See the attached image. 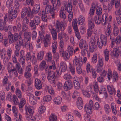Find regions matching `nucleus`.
Instances as JSON below:
<instances>
[{
  "label": "nucleus",
  "instance_id": "nucleus-1",
  "mask_svg": "<svg viewBox=\"0 0 121 121\" xmlns=\"http://www.w3.org/2000/svg\"><path fill=\"white\" fill-rule=\"evenodd\" d=\"M108 17V13H106L103 14L102 19L101 17L96 15L94 17V21L96 24L98 25L100 23L101 21L102 25H105L107 23Z\"/></svg>",
  "mask_w": 121,
  "mask_h": 121
},
{
  "label": "nucleus",
  "instance_id": "nucleus-2",
  "mask_svg": "<svg viewBox=\"0 0 121 121\" xmlns=\"http://www.w3.org/2000/svg\"><path fill=\"white\" fill-rule=\"evenodd\" d=\"M78 44L80 48L82 49L81 52V54L83 56H85L86 52H88L87 43L86 41L84 42L83 39H81L80 41Z\"/></svg>",
  "mask_w": 121,
  "mask_h": 121
},
{
  "label": "nucleus",
  "instance_id": "nucleus-3",
  "mask_svg": "<svg viewBox=\"0 0 121 121\" xmlns=\"http://www.w3.org/2000/svg\"><path fill=\"white\" fill-rule=\"evenodd\" d=\"M56 22L55 27L57 32H59L60 31H64L65 27L67 25V22L65 21L63 22H60L59 20H57Z\"/></svg>",
  "mask_w": 121,
  "mask_h": 121
},
{
  "label": "nucleus",
  "instance_id": "nucleus-4",
  "mask_svg": "<svg viewBox=\"0 0 121 121\" xmlns=\"http://www.w3.org/2000/svg\"><path fill=\"white\" fill-rule=\"evenodd\" d=\"M72 1V0H68V5L64 9L66 11H67L69 13L68 19L69 21L70 22H71L73 18V13L72 11L73 8Z\"/></svg>",
  "mask_w": 121,
  "mask_h": 121
},
{
  "label": "nucleus",
  "instance_id": "nucleus-5",
  "mask_svg": "<svg viewBox=\"0 0 121 121\" xmlns=\"http://www.w3.org/2000/svg\"><path fill=\"white\" fill-rule=\"evenodd\" d=\"M74 65L76 67V71L77 73L79 74L81 73L82 69L81 67L82 65V61L79 60L78 58L75 56L73 60Z\"/></svg>",
  "mask_w": 121,
  "mask_h": 121
},
{
  "label": "nucleus",
  "instance_id": "nucleus-6",
  "mask_svg": "<svg viewBox=\"0 0 121 121\" xmlns=\"http://www.w3.org/2000/svg\"><path fill=\"white\" fill-rule=\"evenodd\" d=\"M98 45L99 48H102L103 45L106 46L107 43V38L103 35H101L100 38H98L97 40Z\"/></svg>",
  "mask_w": 121,
  "mask_h": 121
},
{
  "label": "nucleus",
  "instance_id": "nucleus-7",
  "mask_svg": "<svg viewBox=\"0 0 121 121\" xmlns=\"http://www.w3.org/2000/svg\"><path fill=\"white\" fill-rule=\"evenodd\" d=\"M96 41V40L94 37L90 38L89 43V49L90 51L92 52L95 51L97 48Z\"/></svg>",
  "mask_w": 121,
  "mask_h": 121
},
{
  "label": "nucleus",
  "instance_id": "nucleus-8",
  "mask_svg": "<svg viewBox=\"0 0 121 121\" xmlns=\"http://www.w3.org/2000/svg\"><path fill=\"white\" fill-rule=\"evenodd\" d=\"M28 17H30L31 19L33 18L31 17V11L30 7H25L23 8L22 10L21 17L22 18H24L26 15Z\"/></svg>",
  "mask_w": 121,
  "mask_h": 121
},
{
  "label": "nucleus",
  "instance_id": "nucleus-9",
  "mask_svg": "<svg viewBox=\"0 0 121 121\" xmlns=\"http://www.w3.org/2000/svg\"><path fill=\"white\" fill-rule=\"evenodd\" d=\"M108 78L109 80H110L111 78H112L113 81L115 82L118 80V75L116 71L115 70L113 71L112 74V71L109 69L108 71Z\"/></svg>",
  "mask_w": 121,
  "mask_h": 121
},
{
  "label": "nucleus",
  "instance_id": "nucleus-10",
  "mask_svg": "<svg viewBox=\"0 0 121 121\" xmlns=\"http://www.w3.org/2000/svg\"><path fill=\"white\" fill-rule=\"evenodd\" d=\"M8 14H6L4 17V21L3 20H0V22L1 21V25H0V30H4L5 31H7L9 27L11 28L12 26L10 25L7 26L6 24V23L8 20L7 18Z\"/></svg>",
  "mask_w": 121,
  "mask_h": 121
},
{
  "label": "nucleus",
  "instance_id": "nucleus-11",
  "mask_svg": "<svg viewBox=\"0 0 121 121\" xmlns=\"http://www.w3.org/2000/svg\"><path fill=\"white\" fill-rule=\"evenodd\" d=\"M48 81L52 84L56 82V76L55 72H52L48 73L47 77Z\"/></svg>",
  "mask_w": 121,
  "mask_h": 121
},
{
  "label": "nucleus",
  "instance_id": "nucleus-12",
  "mask_svg": "<svg viewBox=\"0 0 121 121\" xmlns=\"http://www.w3.org/2000/svg\"><path fill=\"white\" fill-rule=\"evenodd\" d=\"M26 119L29 121H35L36 120L38 121L41 118L40 115H39L35 117L31 114H29L27 112L26 113Z\"/></svg>",
  "mask_w": 121,
  "mask_h": 121
},
{
  "label": "nucleus",
  "instance_id": "nucleus-13",
  "mask_svg": "<svg viewBox=\"0 0 121 121\" xmlns=\"http://www.w3.org/2000/svg\"><path fill=\"white\" fill-rule=\"evenodd\" d=\"M113 54L116 57L119 55L121 56V46L119 47L116 46L114 48L112 51Z\"/></svg>",
  "mask_w": 121,
  "mask_h": 121
},
{
  "label": "nucleus",
  "instance_id": "nucleus-14",
  "mask_svg": "<svg viewBox=\"0 0 121 121\" xmlns=\"http://www.w3.org/2000/svg\"><path fill=\"white\" fill-rule=\"evenodd\" d=\"M72 82L71 81L69 80L66 81L65 82L64 88L65 90H69L72 88Z\"/></svg>",
  "mask_w": 121,
  "mask_h": 121
},
{
  "label": "nucleus",
  "instance_id": "nucleus-15",
  "mask_svg": "<svg viewBox=\"0 0 121 121\" xmlns=\"http://www.w3.org/2000/svg\"><path fill=\"white\" fill-rule=\"evenodd\" d=\"M40 9V4H37L34 6L33 8L31 10V17L32 18H33L34 17V13L36 14L38 12Z\"/></svg>",
  "mask_w": 121,
  "mask_h": 121
},
{
  "label": "nucleus",
  "instance_id": "nucleus-16",
  "mask_svg": "<svg viewBox=\"0 0 121 121\" xmlns=\"http://www.w3.org/2000/svg\"><path fill=\"white\" fill-rule=\"evenodd\" d=\"M59 53L60 55L64 58L65 60H66L69 59V56L68 55V53L66 52L63 49H60Z\"/></svg>",
  "mask_w": 121,
  "mask_h": 121
},
{
  "label": "nucleus",
  "instance_id": "nucleus-17",
  "mask_svg": "<svg viewBox=\"0 0 121 121\" xmlns=\"http://www.w3.org/2000/svg\"><path fill=\"white\" fill-rule=\"evenodd\" d=\"M83 100L80 97H78L76 102V105L77 108L79 109H81L83 108Z\"/></svg>",
  "mask_w": 121,
  "mask_h": 121
},
{
  "label": "nucleus",
  "instance_id": "nucleus-18",
  "mask_svg": "<svg viewBox=\"0 0 121 121\" xmlns=\"http://www.w3.org/2000/svg\"><path fill=\"white\" fill-rule=\"evenodd\" d=\"M88 19V29H92L95 26L93 19L91 17H89Z\"/></svg>",
  "mask_w": 121,
  "mask_h": 121
},
{
  "label": "nucleus",
  "instance_id": "nucleus-19",
  "mask_svg": "<svg viewBox=\"0 0 121 121\" xmlns=\"http://www.w3.org/2000/svg\"><path fill=\"white\" fill-rule=\"evenodd\" d=\"M13 0H8L6 2L7 7L9 9V13L13 10Z\"/></svg>",
  "mask_w": 121,
  "mask_h": 121
},
{
  "label": "nucleus",
  "instance_id": "nucleus-20",
  "mask_svg": "<svg viewBox=\"0 0 121 121\" xmlns=\"http://www.w3.org/2000/svg\"><path fill=\"white\" fill-rule=\"evenodd\" d=\"M49 31L51 33L53 39L54 40H56L57 38V34L56 29L53 27L49 29Z\"/></svg>",
  "mask_w": 121,
  "mask_h": 121
},
{
  "label": "nucleus",
  "instance_id": "nucleus-21",
  "mask_svg": "<svg viewBox=\"0 0 121 121\" xmlns=\"http://www.w3.org/2000/svg\"><path fill=\"white\" fill-rule=\"evenodd\" d=\"M66 16L65 12L64 9V8L63 7H62L60 11L59 16L61 18L64 20L66 19Z\"/></svg>",
  "mask_w": 121,
  "mask_h": 121
},
{
  "label": "nucleus",
  "instance_id": "nucleus-22",
  "mask_svg": "<svg viewBox=\"0 0 121 121\" xmlns=\"http://www.w3.org/2000/svg\"><path fill=\"white\" fill-rule=\"evenodd\" d=\"M20 102L19 104V107L20 108V110L21 112H22V108L26 104V101L24 98H22L20 99Z\"/></svg>",
  "mask_w": 121,
  "mask_h": 121
},
{
  "label": "nucleus",
  "instance_id": "nucleus-23",
  "mask_svg": "<svg viewBox=\"0 0 121 121\" xmlns=\"http://www.w3.org/2000/svg\"><path fill=\"white\" fill-rule=\"evenodd\" d=\"M48 66L46 65V62L44 60H43L40 63L39 66V68L41 71H43L44 69L46 70V69L48 68Z\"/></svg>",
  "mask_w": 121,
  "mask_h": 121
},
{
  "label": "nucleus",
  "instance_id": "nucleus-24",
  "mask_svg": "<svg viewBox=\"0 0 121 121\" xmlns=\"http://www.w3.org/2000/svg\"><path fill=\"white\" fill-rule=\"evenodd\" d=\"M9 13V11H8V16L12 19H14L17 17V11L16 10H14V12H13V10Z\"/></svg>",
  "mask_w": 121,
  "mask_h": 121
},
{
  "label": "nucleus",
  "instance_id": "nucleus-25",
  "mask_svg": "<svg viewBox=\"0 0 121 121\" xmlns=\"http://www.w3.org/2000/svg\"><path fill=\"white\" fill-rule=\"evenodd\" d=\"M35 83V86L38 90H39L42 88V84L41 81L39 79H36Z\"/></svg>",
  "mask_w": 121,
  "mask_h": 121
},
{
  "label": "nucleus",
  "instance_id": "nucleus-26",
  "mask_svg": "<svg viewBox=\"0 0 121 121\" xmlns=\"http://www.w3.org/2000/svg\"><path fill=\"white\" fill-rule=\"evenodd\" d=\"M45 9L46 12H47L48 13L50 12V13H51L52 12H53V10H55V9H54L53 6L47 4V5L45 7Z\"/></svg>",
  "mask_w": 121,
  "mask_h": 121
},
{
  "label": "nucleus",
  "instance_id": "nucleus-27",
  "mask_svg": "<svg viewBox=\"0 0 121 121\" xmlns=\"http://www.w3.org/2000/svg\"><path fill=\"white\" fill-rule=\"evenodd\" d=\"M110 25L108 24L107 27L104 29V32L107 37H108L111 33V29L110 28Z\"/></svg>",
  "mask_w": 121,
  "mask_h": 121
},
{
  "label": "nucleus",
  "instance_id": "nucleus-28",
  "mask_svg": "<svg viewBox=\"0 0 121 121\" xmlns=\"http://www.w3.org/2000/svg\"><path fill=\"white\" fill-rule=\"evenodd\" d=\"M36 97L33 95H31L29 98V102L30 104L34 105L37 103V101L35 99Z\"/></svg>",
  "mask_w": 121,
  "mask_h": 121
},
{
  "label": "nucleus",
  "instance_id": "nucleus-29",
  "mask_svg": "<svg viewBox=\"0 0 121 121\" xmlns=\"http://www.w3.org/2000/svg\"><path fill=\"white\" fill-rule=\"evenodd\" d=\"M21 25L19 22L17 24V26H14L13 27V30L14 32H16L19 31L21 29Z\"/></svg>",
  "mask_w": 121,
  "mask_h": 121
},
{
  "label": "nucleus",
  "instance_id": "nucleus-30",
  "mask_svg": "<svg viewBox=\"0 0 121 121\" xmlns=\"http://www.w3.org/2000/svg\"><path fill=\"white\" fill-rule=\"evenodd\" d=\"M61 69L63 72H65L67 69V66L66 63L63 61L61 62L60 63Z\"/></svg>",
  "mask_w": 121,
  "mask_h": 121
},
{
  "label": "nucleus",
  "instance_id": "nucleus-31",
  "mask_svg": "<svg viewBox=\"0 0 121 121\" xmlns=\"http://www.w3.org/2000/svg\"><path fill=\"white\" fill-rule=\"evenodd\" d=\"M111 107L112 109V113L114 115H116L117 113V111L115 104L112 102L111 104Z\"/></svg>",
  "mask_w": 121,
  "mask_h": 121
},
{
  "label": "nucleus",
  "instance_id": "nucleus-32",
  "mask_svg": "<svg viewBox=\"0 0 121 121\" xmlns=\"http://www.w3.org/2000/svg\"><path fill=\"white\" fill-rule=\"evenodd\" d=\"M105 59L106 61H108L109 59V53L108 50L107 49L104 50L103 51Z\"/></svg>",
  "mask_w": 121,
  "mask_h": 121
},
{
  "label": "nucleus",
  "instance_id": "nucleus-33",
  "mask_svg": "<svg viewBox=\"0 0 121 121\" xmlns=\"http://www.w3.org/2000/svg\"><path fill=\"white\" fill-rule=\"evenodd\" d=\"M100 7L101 6L97 2L95 1L92 3L91 6V7L95 10Z\"/></svg>",
  "mask_w": 121,
  "mask_h": 121
},
{
  "label": "nucleus",
  "instance_id": "nucleus-34",
  "mask_svg": "<svg viewBox=\"0 0 121 121\" xmlns=\"http://www.w3.org/2000/svg\"><path fill=\"white\" fill-rule=\"evenodd\" d=\"M53 101L56 104H60L61 102L62 98L60 96L56 97L54 99Z\"/></svg>",
  "mask_w": 121,
  "mask_h": 121
},
{
  "label": "nucleus",
  "instance_id": "nucleus-35",
  "mask_svg": "<svg viewBox=\"0 0 121 121\" xmlns=\"http://www.w3.org/2000/svg\"><path fill=\"white\" fill-rule=\"evenodd\" d=\"M86 68L87 73H90L91 71L94 69L92 68V66L90 65V63H87L86 65Z\"/></svg>",
  "mask_w": 121,
  "mask_h": 121
},
{
  "label": "nucleus",
  "instance_id": "nucleus-36",
  "mask_svg": "<svg viewBox=\"0 0 121 121\" xmlns=\"http://www.w3.org/2000/svg\"><path fill=\"white\" fill-rule=\"evenodd\" d=\"M104 110L106 113L109 114L111 112V110L110 107L108 104H105L104 105Z\"/></svg>",
  "mask_w": 121,
  "mask_h": 121
},
{
  "label": "nucleus",
  "instance_id": "nucleus-37",
  "mask_svg": "<svg viewBox=\"0 0 121 121\" xmlns=\"http://www.w3.org/2000/svg\"><path fill=\"white\" fill-rule=\"evenodd\" d=\"M8 34L9 43L10 44L14 42L13 39L14 35L13 34H12L11 32L10 31L9 32Z\"/></svg>",
  "mask_w": 121,
  "mask_h": 121
},
{
  "label": "nucleus",
  "instance_id": "nucleus-38",
  "mask_svg": "<svg viewBox=\"0 0 121 121\" xmlns=\"http://www.w3.org/2000/svg\"><path fill=\"white\" fill-rule=\"evenodd\" d=\"M35 22L37 26L39 25L40 23L41 19L39 16L36 15L34 17V20H33Z\"/></svg>",
  "mask_w": 121,
  "mask_h": 121
},
{
  "label": "nucleus",
  "instance_id": "nucleus-39",
  "mask_svg": "<svg viewBox=\"0 0 121 121\" xmlns=\"http://www.w3.org/2000/svg\"><path fill=\"white\" fill-rule=\"evenodd\" d=\"M31 33L30 32H25L24 34V37L26 39L27 42L30 41L31 39Z\"/></svg>",
  "mask_w": 121,
  "mask_h": 121
},
{
  "label": "nucleus",
  "instance_id": "nucleus-40",
  "mask_svg": "<svg viewBox=\"0 0 121 121\" xmlns=\"http://www.w3.org/2000/svg\"><path fill=\"white\" fill-rule=\"evenodd\" d=\"M52 99V98L49 95H47L44 96L43 98V100L44 102H48L50 101Z\"/></svg>",
  "mask_w": 121,
  "mask_h": 121
},
{
  "label": "nucleus",
  "instance_id": "nucleus-41",
  "mask_svg": "<svg viewBox=\"0 0 121 121\" xmlns=\"http://www.w3.org/2000/svg\"><path fill=\"white\" fill-rule=\"evenodd\" d=\"M26 112L28 111L30 114H33L34 112L33 108L30 106H26Z\"/></svg>",
  "mask_w": 121,
  "mask_h": 121
},
{
  "label": "nucleus",
  "instance_id": "nucleus-42",
  "mask_svg": "<svg viewBox=\"0 0 121 121\" xmlns=\"http://www.w3.org/2000/svg\"><path fill=\"white\" fill-rule=\"evenodd\" d=\"M57 46V42H54L52 43V52L53 53H54L56 52Z\"/></svg>",
  "mask_w": 121,
  "mask_h": 121
},
{
  "label": "nucleus",
  "instance_id": "nucleus-43",
  "mask_svg": "<svg viewBox=\"0 0 121 121\" xmlns=\"http://www.w3.org/2000/svg\"><path fill=\"white\" fill-rule=\"evenodd\" d=\"M72 23L73 27L74 30H78L77 19H73Z\"/></svg>",
  "mask_w": 121,
  "mask_h": 121
},
{
  "label": "nucleus",
  "instance_id": "nucleus-44",
  "mask_svg": "<svg viewBox=\"0 0 121 121\" xmlns=\"http://www.w3.org/2000/svg\"><path fill=\"white\" fill-rule=\"evenodd\" d=\"M58 38L60 40H63V38L67 37L66 34L64 32H60L59 33L58 35Z\"/></svg>",
  "mask_w": 121,
  "mask_h": 121
},
{
  "label": "nucleus",
  "instance_id": "nucleus-45",
  "mask_svg": "<svg viewBox=\"0 0 121 121\" xmlns=\"http://www.w3.org/2000/svg\"><path fill=\"white\" fill-rule=\"evenodd\" d=\"M85 19L84 17L82 15L79 16L78 18L79 24L81 25L83 24L84 22Z\"/></svg>",
  "mask_w": 121,
  "mask_h": 121
},
{
  "label": "nucleus",
  "instance_id": "nucleus-46",
  "mask_svg": "<svg viewBox=\"0 0 121 121\" xmlns=\"http://www.w3.org/2000/svg\"><path fill=\"white\" fill-rule=\"evenodd\" d=\"M44 52L43 51H41L39 52L37 56V59L40 60L42 59L44 55Z\"/></svg>",
  "mask_w": 121,
  "mask_h": 121
},
{
  "label": "nucleus",
  "instance_id": "nucleus-47",
  "mask_svg": "<svg viewBox=\"0 0 121 121\" xmlns=\"http://www.w3.org/2000/svg\"><path fill=\"white\" fill-rule=\"evenodd\" d=\"M66 119L70 121H73L74 120L73 115L72 113H68L66 115Z\"/></svg>",
  "mask_w": 121,
  "mask_h": 121
},
{
  "label": "nucleus",
  "instance_id": "nucleus-48",
  "mask_svg": "<svg viewBox=\"0 0 121 121\" xmlns=\"http://www.w3.org/2000/svg\"><path fill=\"white\" fill-rule=\"evenodd\" d=\"M46 108L45 106L43 105L40 106L39 109V113L42 114L44 113L45 111Z\"/></svg>",
  "mask_w": 121,
  "mask_h": 121
},
{
  "label": "nucleus",
  "instance_id": "nucleus-49",
  "mask_svg": "<svg viewBox=\"0 0 121 121\" xmlns=\"http://www.w3.org/2000/svg\"><path fill=\"white\" fill-rule=\"evenodd\" d=\"M68 51L70 56H71L73 55V49L72 47L70 45H69L67 47Z\"/></svg>",
  "mask_w": 121,
  "mask_h": 121
},
{
  "label": "nucleus",
  "instance_id": "nucleus-50",
  "mask_svg": "<svg viewBox=\"0 0 121 121\" xmlns=\"http://www.w3.org/2000/svg\"><path fill=\"white\" fill-rule=\"evenodd\" d=\"M10 75L12 76L13 74L16 77H17L18 76V73L16 68H14L10 72H9Z\"/></svg>",
  "mask_w": 121,
  "mask_h": 121
},
{
  "label": "nucleus",
  "instance_id": "nucleus-51",
  "mask_svg": "<svg viewBox=\"0 0 121 121\" xmlns=\"http://www.w3.org/2000/svg\"><path fill=\"white\" fill-rule=\"evenodd\" d=\"M104 65V58H100L98 60V64L96 65L99 67H102Z\"/></svg>",
  "mask_w": 121,
  "mask_h": 121
},
{
  "label": "nucleus",
  "instance_id": "nucleus-52",
  "mask_svg": "<svg viewBox=\"0 0 121 121\" xmlns=\"http://www.w3.org/2000/svg\"><path fill=\"white\" fill-rule=\"evenodd\" d=\"M36 25L35 22L33 20H31L29 24V26L33 30H35L36 29Z\"/></svg>",
  "mask_w": 121,
  "mask_h": 121
},
{
  "label": "nucleus",
  "instance_id": "nucleus-53",
  "mask_svg": "<svg viewBox=\"0 0 121 121\" xmlns=\"http://www.w3.org/2000/svg\"><path fill=\"white\" fill-rule=\"evenodd\" d=\"M12 111L14 113V116L15 117H17L18 116V112L17 108L15 106H13L12 107Z\"/></svg>",
  "mask_w": 121,
  "mask_h": 121
},
{
  "label": "nucleus",
  "instance_id": "nucleus-54",
  "mask_svg": "<svg viewBox=\"0 0 121 121\" xmlns=\"http://www.w3.org/2000/svg\"><path fill=\"white\" fill-rule=\"evenodd\" d=\"M93 106V102L91 100H90L89 101V103H87L86 104L84 107L92 108Z\"/></svg>",
  "mask_w": 121,
  "mask_h": 121
},
{
  "label": "nucleus",
  "instance_id": "nucleus-55",
  "mask_svg": "<svg viewBox=\"0 0 121 121\" xmlns=\"http://www.w3.org/2000/svg\"><path fill=\"white\" fill-rule=\"evenodd\" d=\"M69 68L70 71L71 72L72 74L73 75L75 73V68L72 66L70 63H69Z\"/></svg>",
  "mask_w": 121,
  "mask_h": 121
},
{
  "label": "nucleus",
  "instance_id": "nucleus-56",
  "mask_svg": "<svg viewBox=\"0 0 121 121\" xmlns=\"http://www.w3.org/2000/svg\"><path fill=\"white\" fill-rule=\"evenodd\" d=\"M92 29H87V37L88 39H89L90 37H91V38L93 37L92 36Z\"/></svg>",
  "mask_w": 121,
  "mask_h": 121
},
{
  "label": "nucleus",
  "instance_id": "nucleus-57",
  "mask_svg": "<svg viewBox=\"0 0 121 121\" xmlns=\"http://www.w3.org/2000/svg\"><path fill=\"white\" fill-rule=\"evenodd\" d=\"M73 83L75 88L77 90H78L80 88V82H77L76 81H74Z\"/></svg>",
  "mask_w": 121,
  "mask_h": 121
},
{
  "label": "nucleus",
  "instance_id": "nucleus-58",
  "mask_svg": "<svg viewBox=\"0 0 121 121\" xmlns=\"http://www.w3.org/2000/svg\"><path fill=\"white\" fill-rule=\"evenodd\" d=\"M50 121H56L57 120L56 116L54 114H51L49 117Z\"/></svg>",
  "mask_w": 121,
  "mask_h": 121
},
{
  "label": "nucleus",
  "instance_id": "nucleus-59",
  "mask_svg": "<svg viewBox=\"0 0 121 121\" xmlns=\"http://www.w3.org/2000/svg\"><path fill=\"white\" fill-rule=\"evenodd\" d=\"M96 10V13L97 15L99 16H100L102 15V10L101 7H99V8L97 9Z\"/></svg>",
  "mask_w": 121,
  "mask_h": 121
},
{
  "label": "nucleus",
  "instance_id": "nucleus-60",
  "mask_svg": "<svg viewBox=\"0 0 121 121\" xmlns=\"http://www.w3.org/2000/svg\"><path fill=\"white\" fill-rule=\"evenodd\" d=\"M63 78L65 80H70L72 78V77L69 73H66L64 75Z\"/></svg>",
  "mask_w": 121,
  "mask_h": 121
},
{
  "label": "nucleus",
  "instance_id": "nucleus-61",
  "mask_svg": "<svg viewBox=\"0 0 121 121\" xmlns=\"http://www.w3.org/2000/svg\"><path fill=\"white\" fill-rule=\"evenodd\" d=\"M80 94L78 91H74L72 93V97L75 99L79 96Z\"/></svg>",
  "mask_w": 121,
  "mask_h": 121
},
{
  "label": "nucleus",
  "instance_id": "nucleus-62",
  "mask_svg": "<svg viewBox=\"0 0 121 121\" xmlns=\"http://www.w3.org/2000/svg\"><path fill=\"white\" fill-rule=\"evenodd\" d=\"M115 40V43L117 45H119L121 42V37L120 35H118Z\"/></svg>",
  "mask_w": 121,
  "mask_h": 121
},
{
  "label": "nucleus",
  "instance_id": "nucleus-63",
  "mask_svg": "<svg viewBox=\"0 0 121 121\" xmlns=\"http://www.w3.org/2000/svg\"><path fill=\"white\" fill-rule=\"evenodd\" d=\"M91 91H82V94L84 96L90 97V96Z\"/></svg>",
  "mask_w": 121,
  "mask_h": 121
},
{
  "label": "nucleus",
  "instance_id": "nucleus-64",
  "mask_svg": "<svg viewBox=\"0 0 121 121\" xmlns=\"http://www.w3.org/2000/svg\"><path fill=\"white\" fill-rule=\"evenodd\" d=\"M102 117L103 121H110L111 120L110 117H107L105 115H103Z\"/></svg>",
  "mask_w": 121,
  "mask_h": 121
}]
</instances>
